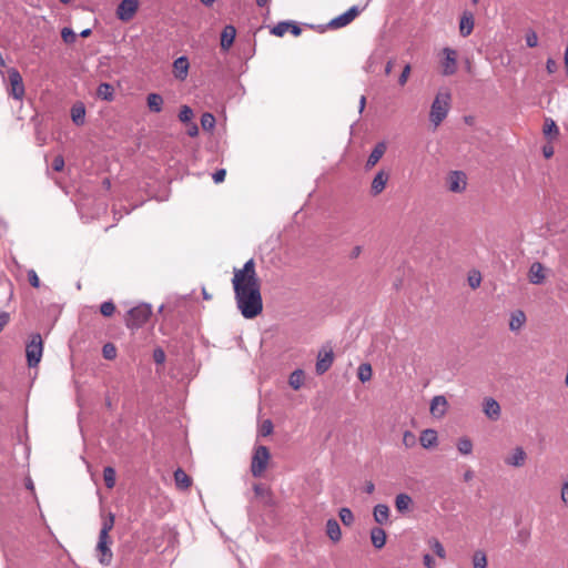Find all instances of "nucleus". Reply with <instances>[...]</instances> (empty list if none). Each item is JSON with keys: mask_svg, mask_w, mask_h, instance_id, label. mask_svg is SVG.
Instances as JSON below:
<instances>
[{"mask_svg": "<svg viewBox=\"0 0 568 568\" xmlns=\"http://www.w3.org/2000/svg\"><path fill=\"white\" fill-rule=\"evenodd\" d=\"M232 285L242 316L247 320L258 316L263 311V298L253 258L246 261L242 268H234Z\"/></svg>", "mask_w": 568, "mask_h": 568, "instance_id": "1", "label": "nucleus"}, {"mask_svg": "<svg viewBox=\"0 0 568 568\" xmlns=\"http://www.w3.org/2000/svg\"><path fill=\"white\" fill-rule=\"evenodd\" d=\"M452 95L448 90L439 91L430 106L429 121L438 126L447 116L450 106Z\"/></svg>", "mask_w": 568, "mask_h": 568, "instance_id": "2", "label": "nucleus"}, {"mask_svg": "<svg viewBox=\"0 0 568 568\" xmlns=\"http://www.w3.org/2000/svg\"><path fill=\"white\" fill-rule=\"evenodd\" d=\"M152 308L150 304L142 303L126 313L125 324L129 328H140L150 318Z\"/></svg>", "mask_w": 568, "mask_h": 568, "instance_id": "3", "label": "nucleus"}, {"mask_svg": "<svg viewBox=\"0 0 568 568\" xmlns=\"http://www.w3.org/2000/svg\"><path fill=\"white\" fill-rule=\"evenodd\" d=\"M270 458L271 454L266 446L260 445L254 448L251 462V473L253 477H262V475L267 468Z\"/></svg>", "mask_w": 568, "mask_h": 568, "instance_id": "4", "label": "nucleus"}, {"mask_svg": "<svg viewBox=\"0 0 568 568\" xmlns=\"http://www.w3.org/2000/svg\"><path fill=\"white\" fill-rule=\"evenodd\" d=\"M43 352V342L39 333L31 334L26 345L27 363L30 368L37 367L41 361Z\"/></svg>", "mask_w": 568, "mask_h": 568, "instance_id": "5", "label": "nucleus"}, {"mask_svg": "<svg viewBox=\"0 0 568 568\" xmlns=\"http://www.w3.org/2000/svg\"><path fill=\"white\" fill-rule=\"evenodd\" d=\"M8 95L14 100L21 101L26 94V88L23 84L22 77L17 68H9L7 70Z\"/></svg>", "mask_w": 568, "mask_h": 568, "instance_id": "6", "label": "nucleus"}, {"mask_svg": "<svg viewBox=\"0 0 568 568\" xmlns=\"http://www.w3.org/2000/svg\"><path fill=\"white\" fill-rule=\"evenodd\" d=\"M139 9V0H121L116 8V18L123 22L132 20Z\"/></svg>", "mask_w": 568, "mask_h": 568, "instance_id": "7", "label": "nucleus"}, {"mask_svg": "<svg viewBox=\"0 0 568 568\" xmlns=\"http://www.w3.org/2000/svg\"><path fill=\"white\" fill-rule=\"evenodd\" d=\"M444 60L442 62V73L444 75H453L457 71V52L452 48L443 49Z\"/></svg>", "mask_w": 568, "mask_h": 568, "instance_id": "8", "label": "nucleus"}, {"mask_svg": "<svg viewBox=\"0 0 568 568\" xmlns=\"http://www.w3.org/2000/svg\"><path fill=\"white\" fill-rule=\"evenodd\" d=\"M361 10L357 6L351 7L346 12L331 20L328 26L333 29L343 28L349 24L358 14Z\"/></svg>", "mask_w": 568, "mask_h": 568, "instance_id": "9", "label": "nucleus"}, {"mask_svg": "<svg viewBox=\"0 0 568 568\" xmlns=\"http://www.w3.org/2000/svg\"><path fill=\"white\" fill-rule=\"evenodd\" d=\"M111 538L99 536L97 551L100 554L99 561L102 565H110L113 558L112 550L110 548Z\"/></svg>", "mask_w": 568, "mask_h": 568, "instance_id": "10", "label": "nucleus"}, {"mask_svg": "<svg viewBox=\"0 0 568 568\" xmlns=\"http://www.w3.org/2000/svg\"><path fill=\"white\" fill-rule=\"evenodd\" d=\"M448 190L460 193L466 189V175L462 171H452L447 179Z\"/></svg>", "mask_w": 568, "mask_h": 568, "instance_id": "11", "label": "nucleus"}, {"mask_svg": "<svg viewBox=\"0 0 568 568\" xmlns=\"http://www.w3.org/2000/svg\"><path fill=\"white\" fill-rule=\"evenodd\" d=\"M334 362V353L332 351V348H329L328 351H325V352H320L318 355H317V361H316V373L317 375H323L324 373H326L332 364Z\"/></svg>", "mask_w": 568, "mask_h": 568, "instance_id": "12", "label": "nucleus"}, {"mask_svg": "<svg viewBox=\"0 0 568 568\" xmlns=\"http://www.w3.org/2000/svg\"><path fill=\"white\" fill-rule=\"evenodd\" d=\"M386 149H387V145L384 141L376 143L367 159L365 168L367 170H369L373 166H375L378 163V161L383 158V155L385 154Z\"/></svg>", "mask_w": 568, "mask_h": 568, "instance_id": "13", "label": "nucleus"}, {"mask_svg": "<svg viewBox=\"0 0 568 568\" xmlns=\"http://www.w3.org/2000/svg\"><path fill=\"white\" fill-rule=\"evenodd\" d=\"M190 63L186 57L182 55L173 62V73L179 80H185L189 73Z\"/></svg>", "mask_w": 568, "mask_h": 568, "instance_id": "14", "label": "nucleus"}, {"mask_svg": "<svg viewBox=\"0 0 568 568\" xmlns=\"http://www.w3.org/2000/svg\"><path fill=\"white\" fill-rule=\"evenodd\" d=\"M483 406L484 413L489 419L497 420L500 417V405L496 399L487 397L484 399Z\"/></svg>", "mask_w": 568, "mask_h": 568, "instance_id": "15", "label": "nucleus"}, {"mask_svg": "<svg viewBox=\"0 0 568 568\" xmlns=\"http://www.w3.org/2000/svg\"><path fill=\"white\" fill-rule=\"evenodd\" d=\"M236 37V29L232 24H227L223 28L221 33V48L227 51L232 45Z\"/></svg>", "mask_w": 568, "mask_h": 568, "instance_id": "16", "label": "nucleus"}, {"mask_svg": "<svg viewBox=\"0 0 568 568\" xmlns=\"http://www.w3.org/2000/svg\"><path fill=\"white\" fill-rule=\"evenodd\" d=\"M528 278L532 284L544 283L546 278L544 265L539 262H534L529 268Z\"/></svg>", "mask_w": 568, "mask_h": 568, "instance_id": "17", "label": "nucleus"}, {"mask_svg": "<svg viewBox=\"0 0 568 568\" xmlns=\"http://www.w3.org/2000/svg\"><path fill=\"white\" fill-rule=\"evenodd\" d=\"M389 179L388 173L385 171H379L372 181L371 192L373 195H378L382 193L387 184Z\"/></svg>", "mask_w": 568, "mask_h": 568, "instance_id": "18", "label": "nucleus"}, {"mask_svg": "<svg viewBox=\"0 0 568 568\" xmlns=\"http://www.w3.org/2000/svg\"><path fill=\"white\" fill-rule=\"evenodd\" d=\"M527 454L523 447H516L510 456L505 459V463L514 467H523L526 463Z\"/></svg>", "mask_w": 568, "mask_h": 568, "instance_id": "19", "label": "nucleus"}, {"mask_svg": "<svg viewBox=\"0 0 568 568\" xmlns=\"http://www.w3.org/2000/svg\"><path fill=\"white\" fill-rule=\"evenodd\" d=\"M447 407V400L443 395L435 396L430 403V413L436 417L444 416Z\"/></svg>", "mask_w": 568, "mask_h": 568, "instance_id": "20", "label": "nucleus"}, {"mask_svg": "<svg viewBox=\"0 0 568 568\" xmlns=\"http://www.w3.org/2000/svg\"><path fill=\"white\" fill-rule=\"evenodd\" d=\"M373 516H374V520L377 524H379V525L387 524L389 520V507L386 504H377L374 507Z\"/></svg>", "mask_w": 568, "mask_h": 568, "instance_id": "21", "label": "nucleus"}, {"mask_svg": "<svg viewBox=\"0 0 568 568\" xmlns=\"http://www.w3.org/2000/svg\"><path fill=\"white\" fill-rule=\"evenodd\" d=\"M474 30V17L470 12H464L459 21V32L463 37H468Z\"/></svg>", "mask_w": 568, "mask_h": 568, "instance_id": "22", "label": "nucleus"}, {"mask_svg": "<svg viewBox=\"0 0 568 568\" xmlns=\"http://www.w3.org/2000/svg\"><path fill=\"white\" fill-rule=\"evenodd\" d=\"M71 119L78 126L84 124L85 121V106L82 102H78L71 108Z\"/></svg>", "mask_w": 568, "mask_h": 568, "instance_id": "23", "label": "nucleus"}, {"mask_svg": "<svg viewBox=\"0 0 568 568\" xmlns=\"http://www.w3.org/2000/svg\"><path fill=\"white\" fill-rule=\"evenodd\" d=\"M371 540L375 548L381 549L386 544V532L381 527H374L371 529Z\"/></svg>", "mask_w": 568, "mask_h": 568, "instance_id": "24", "label": "nucleus"}, {"mask_svg": "<svg viewBox=\"0 0 568 568\" xmlns=\"http://www.w3.org/2000/svg\"><path fill=\"white\" fill-rule=\"evenodd\" d=\"M174 480L180 489H187L192 485V478L182 468H178L174 471Z\"/></svg>", "mask_w": 568, "mask_h": 568, "instance_id": "25", "label": "nucleus"}, {"mask_svg": "<svg viewBox=\"0 0 568 568\" xmlns=\"http://www.w3.org/2000/svg\"><path fill=\"white\" fill-rule=\"evenodd\" d=\"M413 505V499L408 494L400 493L395 498V507L398 513L404 514L409 510Z\"/></svg>", "mask_w": 568, "mask_h": 568, "instance_id": "26", "label": "nucleus"}, {"mask_svg": "<svg viewBox=\"0 0 568 568\" xmlns=\"http://www.w3.org/2000/svg\"><path fill=\"white\" fill-rule=\"evenodd\" d=\"M97 97L101 100L111 102L114 99V88L112 84L103 82L97 89Z\"/></svg>", "mask_w": 568, "mask_h": 568, "instance_id": "27", "label": "nucleus"}, {"mask_svg": "<svg viewBox=\"0 0 568 568\" xmlns=\"http://www.w3.org/2000/svg\"><path fill=\"white\" fill-rule=\"evenodd\" d=\"M420 445L424 448H430L437 444V433L434 429H425L419 437Z\"/></svg>", "mask_w": 568, "mask_h": 568, "instance_id": "28", "label": "nucleus"}, {"mask_svg": "<svg viewBox=\"0 0 568 568\" xmlns=\"http://www.w3.org/2000/svg\"><path fill=\"white\" fill-rule=\"evenodd\" d=\"M326 534L333 541H339L342 537V531L339 524L336 519H328L326 523Z\"/></svg>", "mask_w": 568, "mask_h": 568, "instance_id": "29", "label": "nucleus"}, {"mask_svg": "<svg viewBox=\"0 0 568 568\" xmlns=\"http://www.w3.org/2000/svg\"><path fill=\"white\" fill-rule=\"evenodd\" d=\"M150 111L159 113L162 111L163 98L159 93H150L146 98Z\"/></svg>", "mask_w": 568, "mask_h": 568, "instance_id": "30", "label": "nucleus"}, {"mask_svg": "<svg viewBox=\"0 0 568 568\" xmlns=\"http://www.w3.org/2000/svg\"><path fill=\"white\" fill-rule=\"evenodd\" d=\"M526 322V315L523 311H515L511 313L509 328L510 331H518Z\"/></svg>", "mask_w": 568, "mask_h": 568, "instance_id": "31", "label": "nucleus"}, {"mask_svg": "<svg viewBox=\"0 0 568 568\" xmlns=\"http://www.w3.org/2000/svg\"><path fill=\"white\" fill-rule=\"evenodd\" d=\"M544 134L548 139H556L559 135V129H558L556 122L550 118H547L545 120Z\"/></svg>", "mask_w": 568, "mask_h": 568, "instance_id": "32", "label": "nucleus"}, {"mask_svg": "<svg viewBox=\"0 0 568 568\" xmlns=\"http://www.w3.org/2000/svg\"><path fill=\"white\" fill-rule=\"evenodd\" d=\"M304 383V371L302 369H295L291 375H290V378H288V384L290 386L297 390L301 388V386L303 385Z\"/></svg>", "mask_w": 568, "mask_h": 568, "instance_id": "33", "label": "nucleus"}, {"mask_svg": "<svg viewBox=\"0 0 568 568\" xmlns=\"http://www.w3.org/2000/svg\"><path fill=\"white\" fill-rule=\"evenodd\" d=\"M115 516L112 513H109L108 516L102 521V527L100 529L99 536L101 537H110V531L114 526Z\"/></svg>", "mask_w": 568, "mask_h": 568, "instance_id": "34", "label": "nucleus"}, {"mask_svg": "<svg viewBox=\"0 0 568 568\" xmlns=\"http://www.w3.org/2000/svg\"><path fill=\"white\" fill-rule=\"evenodd\" d=\"M373 375L372 366L368 363H363L358 366L357 377L362 383L371 381Z\"/></svg>", "mask_w": 568, "mask_h": 568, "instance_id": "35", "label": "nucleus"}, {"mask_svg": "<svg viewBox=\"0 0 568 568\" xmlns=\"http://www.w3.org/2000/svg\"><path fill=\"white\" fill-rule=\"evenodd\" d=\"M115 469L111 466H106L103 469V480L108 488H113L115 486Z\"/></svg>", "mask_w": 568, "mask_h": 568, "instance_id": "36", "label": "nucleus"}, {"mask_svg": "<svg viewBox=\"0 0 568 568\" xmlns=\"http://www.w3.org/2000/svg\"><path fill=\"white\" fill-rule=\"evenodd\" d=\"M215 118L212 113L205 112L201 116V126L204 131H212L215 126Z\"/></svg>", "mask_w": 568, "mask_h": 568, "instance_id": "37", "label": "nucleus"}, {"mask_svg": "<svg viewBox=\"0 0 568 568\" xmlns=\"http://www.w3.org/2000/svg\"><path fill=\"white\" fill-rule=\"evenodd\" d=\"M474 568H487V556L483 550H476L473 555Z\"/></svg>", "mask_w": 568, "mask_h": 568, "instance_id": "38", "label": "nucleus"}, {"mask_svg": "<svg viewBox=\"0 0 568 568\" xmlns=\"http://www.w3.org/2000/svg\"><path fill=\"white\" fill-rule=\"evenodd\" d=\"M428 544L432 548V550L442 559L446 557V551L442 542L437 538H430L428 540Z\"/></svg>", "mask_w": 568, "mask_h": 568, "instance_id": "39", "label": "nucleus"}, {"mask_svg": "<svg viewBox=\"0 0 568 568\" xmlns=\"http://www.w3.org/2000/svg\"><path fill=\"white\" fill-rule=\"evenodd\" d=\"M457 448L460 454L469 455L473 452V443L467 437L460 438L458 440Z\"/></svg>", "mask_w": 568, "mask_h": 568, "instance_id": "40", "label": "nucleus"}, {"mask_svg": "<svg viewBox=\"0 0 568 568\" xmlns=\"http://www.w3.org/2000/svg\"><path fill=\"white\" fill-rule=\"evenodd\" d=\"M291 26V21H281L271 29V33L276 37H283Z\"/></svg>", "mask_w": 568, "mask_h": 568, "instance_id": "41", "label": "nucleus"}, {"mask_svg": "<svg viewBox=\"0 0 568 568\" xmlns=\"http://www.w3.org/2000/svg\"><path fill=\"white\" fill-rule=\"evenodd\" d=\"M339 518L345 526H351L354 523V515L347 507L339 509Z\"/></svg>", "mask_w": 568, "mask_h": 568, "instance_id": "42", "label": "nucleus"}, {"mask_svg": "<svg viewBox=\"0 0 568 568\" xmlns=\"http://www.w3.org/2000/svg\"><path fill=\"white\" fill-rule=\"evenodd\" d=\"M193 110L189 105H183L179 112V120L183 123H191Z\"/></svg>", "mask_w": 568, "mask_h": 568, "instance_id": "43", "label": "nucleus"}, {"mask_svg": "<svg viewBox=\"0 0 568 568\" xmlns=\"http://www.w3.org/2000/svg\"><path fill=\"white\" fill-rule=\"evenodd\" d=\"M102 355L105 359H114L116 357V347L112 343L104 344Z\"/></svg>", "mask_w": 568, "mask_h": 568, "instance_id": "44", "label": "nucleus"}, {"mask_svg": "<svg viewBox=\"0 0 568 568\" xmlns=\"http://www.w3.org/2000/svg\"><path fill=\"white\" fill-rule=\"evenodd\" d=\"M100 312L103 316L110 317L115 312V305L112 301L103 302L100 306Z\"/></svg>", "mask_w": 568, "mask_h": 568, "instance_id": "45", "label": "nucleus"}, {"mask_svg": "<svg viewBox=\"0 0 568 568\" xmlns=\"http://www.w3.org/2000/svg\"><path fill=\"white\" fill-rule=\"evenodd\" d=\"M61 38L65 43L71 44L75 42L77 34L72 29L65 27L61 30Z\"/></svg>", "mask_w": 568, "mask_h": 568, "instance_id": "46", "label": "nucleus"}, {"mask_svg": "<svg viewBox=\"0 0 568 568\" xmlns=\"http://www.w3.org/2000/svg\"><path fill=\"white\" fill-rule=\"evenodd\" d=\"M273 432V423L271 419H265L258 429V434L263 437L271 435Z\"/></svg>", "mask_w": 568, "mask_h": 568, "instance_id": "47", "label": "nucleus"}, {"mask_svg": "<svg viewBox=\"0 0 568 568\" xmlns=\"http://www.w3.org/2000/svg\"><path fill=\"white\" fill-rule=\"evenodd\" d=\"M525 40L528 48H535L538 44V36L534 30H529L526 33Z\"/></svg>", "mask_w": 568, "mask_h": 568, "instance_id": "48", "label": "nucleus"}, {"mask_svg": "<svg viewBox=\"0 0 568 568\" xmlns=\"http://www.w3.org/2000/svg\"><path fill=\"white\" fill-rule=\"evenodd\" d=\"M403 444L405 447L410 448L416 445V437L410 430H405L403 434Z\"/></svg>", "mask_w": 568, "mask_h": 568, "instance_id": "49", "label": "nucleus"}, {"mask_svg": "<svg viewBox=\"0 0 568 568\" xmlns=\"http://www.w3.org/2000/svg\"><path fill=\"white\" fill-rule=\"evenodd\" d=\"M152 357H153V361L155 364L163 365L166 356H165V352L163 351V348L156 347L153 351Z\"/></svg>", "mask_w": 568, "mask_h": 568, "instance_id": "50", "label": "nucleus"}, {"mask_svg": "<svg viewBox=\"0 0 568 568\" xmlns=\"http://www.w3.org/2000/svg\"><path fill=\"white\" fill-rule=\"evenodd\" d=\"M28 281L32 287H34V288L40 287L39 276H38L37 272L32 268L28 271Z\"/></svg>", "mask_w": 568, "mask_h": 568, "instance_id": "51", "label": "nucleus"}, {"mask_svg": "<svg viewBox=\"0 0 568 568\" xmlns=\"http://www.w3.org/2000/svg\"><path fill=\"white\" fill-rule=\"evenodd\" d=\"M253 490L256 497H264L270 495L268 488L262 484H254Z\"/></svg>", "mask_w": 568, "mask_h": 568, "instance_id": "52", "label": "nucleus"}, {"mask_svg": "<svg viewBox=\"0 0 568 568\" xmlns=\"http://www.w3.org/2000/svg\"><path fill=\"white\" fill-rule=\"evenodd\" d=\"M410 65L409 64H406L398 78V83L399 85H405L407 83V80L409 78V74H410Z\"/></svg>", "mask_w": 568, "mask_h": 568, "instance_id": "53", "label": "nucleus"}, {"mask_svg": "<svg viewBox=\"0 0 568 568\" xmlns=\"http://www.w3.org/2000/svg\"><path fill=\"white\" fill-rule=\"evenodd\" d=\"M64 168V159L62 155H57L52 161V169L57 172L62 171Z\"/></svg>", "mask_w": 568, "mask_h": 568, "instance_id": "54", "label": "nucleus"}, {"mask_svg": "<svg viewBox=\"0 0 568 568\" xmlns=\"http://www.w3.org/2000/svg\"><path fill=\"white\" fill-rule=\"evenodd\" d=\"M481 276L480 273H474L473 275H469L468 283L471 288H477L480 285Z\"/></svg>", "mask_w": 568, "mask_h": 568, "instance_id": "55", "label": "nucleus"}, {"mask_svg": "<svg viewBox=\"0 0 568 568\" xmlns=\"http://www.w3.org/2000/svg\"><path fill=\"white\" fill-rule=\"evenodd\" d=\"M226 176V170L225 169H219L213 173V181L215 183H222L225 180Z\"/></svg>", "mask_w": 568, "mask_h": 568, "instance_id": "56", "label": "nucleus"}, {"mask_svg": "<svg viewBox=\"0 0 568 568\" xmlns=\"http://www.w3.org/2000/svg\"><path fill=\"white\" fill-rule=\"evenodd\" d=\"M558 64L552 58H548L546 61V70L549 74H552L557 71Z\"/></svg>", "mask_w": 568, "mask_h": 568, "instance_id": "57", "label": "nucleus"}, {"mask_svg": "<svg viewBox=\"0 0 568 568\" xmlns=\"http://www.w3.org/2000/svg\"><path fill=\"white\" fill-rule=\"evenodd\" d=\"M423 561H424V565L427 568H434L435 567V560H434L433 556H430L429 554L424 555Z\"/></svg>", "mask_w": 568, "mask_h": 568, "instance_id": "58", "label": "nucleus"}, {"mask_svg": "<svg viewBox=\"0 0 568 568\" xmlns=\"http://www.w3.org/2000/svg\"><path fill=\"white\" fill-rule=\"evenodd\" d=\"M187 134H189L190 136H192V138H193V136H196V135L199 134V126H197V124H196V123L191 122V123L189 124V128H187Z\"/></svg>", "mask_w": 568, "mask_h": 568, "instance_id": "59", "label": "nucleus"}, {"mask_svg": "<svg viewBox=\"0 0 568 568\" xmlns=\"http://www.w3.org/2000/svg\"><path fill=\"white\" fill-rule=\"evenodd\" d=\"M288 31L295 37H298L302 32V29L298 24H296L294 21H291V26L288 28Z\"/></svg>", "mask_w": 568, "mask_h": 568, "instance_id": "60", "label": "nucleus"}, {"mask_svg": "<svg viewBox=\"0 0 568 568\" xmlns=\"http://www.w3.org/2000/svg\"><path fill=\"white\" fill-rule=\"evenodd\" d=\"M10 321V314L4 311H0V324L1 327H4Z\"/></svg>", "mask_w": 568, "mask_h": 568, "instance_id": "61", "label": "nucleus"}, {"mask_svg": "<svg viewBox=\"0 0 568 568\" xmlns=\"http://www.w3.org/2000/svg\"><path fill=\"white\" fill-rule=\"evenodd\" d=\"M561 500L566 504L568 503V480L562 485Z\"/></svg>", "mask_w": 568, "mask_h": 568, "instance_id": "62", "label": "nucleus"}, {"mask_svg": "<svg viewBox=\"0 0 568 568\" xmlns=\"http://www.w3.org/2000/svg\"><path fill=\"white\" fill-rule=\"evenodd\" d=\"M542 154L546 159H549L554 155V148L550 145H545L542 148Z\"/></svg>", "mask_w": 568, "mask_h": 568, "instance_id": "63", "label": "nucleus"}, {"mask_svg": "<svg viewBox=\"0 0 568 568\" xmlns=\"http://www.w3.org/2000/svg\"><path fill=\"white\" fill-rule=\"evenodd\" d=\"M464 480L465 481H470L473 478H474V471L471 469H467L465 473H464Z\"/></svg>", "mask_w": 568, "mask_h": 568, "instance_id": "64", "label": "nucleus"}]
</instances>
